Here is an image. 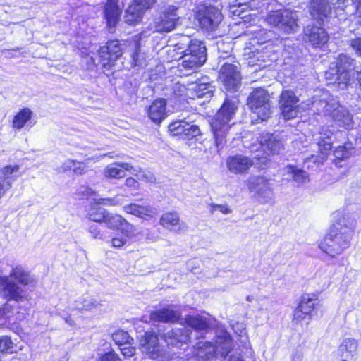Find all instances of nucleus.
<instances>
[{"label":"nucleus","instance_id":"53","mask_svg":"<svg viewBox=\"0 0 361 361\" xmlns=\"http://www.w3.org/2000/svg\"><path fill=\"white\" fill-rule=\"evenodd\" d=\"M86 166L82 162H79L74 160V166L73 171L75 175H82L85 173Z\"/></svg>","mask_w":361,"mask_h":361},{"label":"nucleus","instance_id":"42","mask_svg":"<svg viewBox=\"0 0 361 361\" xmlns=\"http://www.w3.org/2000/svg\"><path fill=\"white\" fill-rule=\"evenodd\" d=\"M98 205L118 206L123 203V195H117L114 197L94 199Z\"/></svg>","mask_w":361,"mask_h":361},{"label":"nucleus","instance_id":"60","mask_svg":"<svg viewBox=\"0 0 361 361\" xmlns=\"http://www.w3.org/2000/svg\"><path fill=\"white\" fill-rule=\"evenodd\" d=\"M58 314L61 315L63 318H64L65 322L68 324L70 326H75V323L73 319L71 317L70 315L63 316L59 312H58Z\"/></svg>","mask_w":361,"mask_h":361},{"label":"nucleus","instance_id":"51","mask_svg":"<svg viewBox=\"0 0 361 361\" xmlns=\"http://www.w3.org/2000/svg\"><path fill=\"white\" fill-rule=\"evenodd\" d=\"M120 350L122 355L126 357H130L134 355L135 353V348L130 346L129 344L120 346Z\"/></svg>","mask_w":361,"mask_h":361},{"label":"nucleus","instance_id":"10","mask_svg":"<svg viewBox=\"0 0 361 361\" xmlns=\"http://www.w3.org/2000/svg\"><path fill=\"white\" fill-rule=\"evenodd\" d=\"M248 105L253 114L262 121L267 120L271 114L269 95L262 88L256 89L251 93Z\"/></svg>","mask_w":361,"mask_h":361},{"label":"nucleus","instance_id":"7","mask_svg":"<svg viewBox=\"0 0 361 361\" xmlns=\"http://www.w3.org/2000/svg\"><path fill=\"white\" fill-rule=\"evenodd\" d=\"M346 135L347 133L343 131L338 130L334 133L328 128L322 129L318 137V149L319 154L312 155L305 161V163L306 164L309 162H312L315 164H322L326 159L335 140H338V142H341L342 140L340 139L343 138L344 140Z\"/></svg>","mask_w":361,"mask_h":361},{"label":"nucleus","instance_id":"12","mask_svg":"<svg viewBox=\"0 0 361 361\" xmlns=\"http://www.w3.org/2000/svg\"><path fill=\"white\" fill-rule=\"evenodd\" d=\"M99 63L104 68L109 69L115 61L122 56L123 49L118 40H111L98 51Z\"/></svg>","mask_w":361,"mask_h":361},{"label":"nucleus","instance_id":"41","mask_svg":"<svg viewBox=\"0 0 361 361\" xmlns=\"http://www.w3.org/2000/svg\"><path fill=\"white\" fill-rule=\"evenodd\" d=\"M32 112L28 108H24L20 111L13 118V126L18 129L23 128L31 119Z\"/></svg>","mask_w":361,"mask_h":361},{"label":"nucleus","instance_id":"62","mask_svg":"<svg viewBox=\"0 0 361 361\" xmlns=\"http://www.w3.org/2000/svg\"><path fill=\"white\" fill-rule=\"evenodd\" d=\"M136 176L138 179H147V176L145 174H136Z\"/></svg>","mask_w":361,"mask_h":361},{"label":"nucleus","instance_id":"16","mask_svg":"<svg viewBox=\"0 0 361 361\" xmlns=\"http://www.w3.org/2000/svg\"><path fill=\"white\" fill-rule=\"evenodd\" d=\"M169 130L172 135H179L183 139L187 140H190L200 134V128L197 125L191 124L184 120L172 122L169 126Z\"/></svg>","mask_w":361,"mask_h":361},{"label":"nucleus","instance_id":"20","mask_svg":"<svg viewBox=\"0 0 361 361\" xmlns=\"http://www.w3.org/2000/svg\"><path fill=\"white\" fill-rule=\"evenodd\" d=\"M142 350L153 360L164 361L163 349L159 345L158 337L152 332L145 333V338L141 342Z\"/></svg>","mask_w":361,"mask_h":361},{"label":"nucleus","instance_id":"63","mask_svg":"<svg viewBox=\"0 0 361 361\" xmlns=\"http://www.w3.org/2000/svg\"><path fill=\"white\" fill-rule=\"evenodd\" d=\"M12 310H13V307L11 305V308L9 310H6V312L11 316Z\"/></svg>","mask_w":361,"mask_h":361},{"label":"nucleus","instance_id":"11","mask_svg":"<svg viewBox=\"0 0 361 361\" xmlns=\"http://www.w3.org/2000/svg\"><path fill=\"white\" fill-rule=\"evenodd\" d=\"M299 99L292 90H283L281 93L279 105L281 115L284 120L295 118L300 112Z\"/></svg>","mask_w":361,"mask_h":361},{"label":"nucleus","instance_id":"59","mask_svg":"<svg viewBox=\"0 0 361 361\" xmlns=\"http://www.w3.org/2000/svg\"><path fill=\"white\" fill-rule=\"evenodd\" d=\"M73 166H74V160L68 159L62 164L60 169L62 171L66 172L68 170H71V169L73 170Z\"/></svg>","mask_w":361,"mask_h":361},{"label":"nucleus","instance_id":"2","mask_svg":"<svg viewBox=\"0 0 361 361\" xmlns=\"http://www.w3.org/2000/svg\"><path fill=\"white\" fill-rule=\"evenodd\" d=\"M343 223L339 221L333 224L319 244L321 250L332 257L341 255L350 245L353 226Z\"/></svg>","mask_w":361,"mask_h":361},{"label":"nucleus","instance_id":"28","mask_svg":"<svg viewBox=\"0 0 361 361\" xmlns=\"http://www.w3.org/2000/svg\"><path fill=\"white\" fill-rule=\"evenodd\" d=\"M133 166L126 162H114L107 165L102 171V175L106 179H121L126 176L125 171H130Z\"/></svg>","mask_w":361,"mask_h":361},{"label":"nucleus","instance_id":"45","mask_svg":"<svg viewBox=\"0 0 361 361\" xmlns=\"http://www.w3.org/2000/svg\"><path fill=\"white\" fill-rule=\"evenodd\" d=\"M132 65L134 66H144L146 65L145 56L144 53L139 51V48L135 46V49L132 56Z\"/></svg>","mask_w":361,"mask_h":361},{"label":"nucleus","instance_id":"50","mask_svg":"<svg viewBox=\"0 0 361 361\" xmlns=\"http://www.w3.org/2000/svg\"><path fill=\"white\" fill-rule=\"evenodd\" d=\"M79 194L84 197H90L97 196V192L89 187L82 186L80 188Z\"/></svg>","mask_w":361,"mask_h":361},{"label":"nucleus","instance_id":"23","mask_svg":"<svg viewBox=\"0 0 361 361\" xmlns=\"http://www.w3.org/2000/svg\"><path fill=\"white\" fill-rule=\"evenodd\" d=\"M124 4L121 0H107L104 5V16L109 29L115 27L118 23Z\"/></svg>","mask_w":361,"mask_h":361},{"label":"nucleus","instance_id":"47","mask_svg":"<svg viewBox=\"0 0 361 361\" xmlns=\"http://www.w3.org/2000/svg\"><path fill=\"white\" fill-rule=\"evenodd\" d=\"M217 209L219 210L224 214H228L232 212L227 204H210L209 211L212 214H214Z\"/></svg>","mask_w":361,"mask_h":361},{"label":"nucleus","instance_id":"44","mask_svg":"<svg viewBox=\"0 0 361 361\" xmlns=\"http://www.w3.org/2000/svg\"><path fill=\"white\" fill-rule=\"evenodd\" d=\"M14 350L13 343L8 336L0 338V353H12Z\"/></svg>","mask_w":361,"mask_h":361},{"label":"nucleus","instance_id":"24","mask_svg":"<svg viewBox=\"0 0 361 361\" xmlns=\"http://www.w3.org/2000/svg\"><path fill=\"white\" fill-rule=\"evenodd\" d=\"M216 354L215 347L210 342L198 343L195 357L171 358V361H209Z\"/></svg>","mask_w":361,"mask_h":361},{"label":"nucleus","instance_id":"13","mask_svg":"<svg viewBox=\"0 0 361 361\" xmlns=\"http://www.w3.org/2000/svg\"><path fill=\"white\" fill-rule=\"evenodd\" d=\"M179 18L178 8L170 6L156 18L154 28L158 32H171L176 27Z\"/></svg>","mask_w":361,"mask_h":361},{"label":"nucleus","instance_id":"15","mask_svg":"<svg viewBox=\"0 0 361 361\" xmlns=\"http://www.w3.org/2000/svg\"><path fill=\"white\" fill-rule=\"evenodd\" d=\"M247 185L250 191L264 199V202H267L272 199L273 192L271 191L269 182L264 177H250L247 180Z\"/></svg>","mask_w":361,"mask_h":361},{"label":"nucleus","instance_id":"3","mask_svg":"<svg viewBox=\"0 0 361 361\" xmlns=\"http://www.w3.org/2000/svg\"><path fill=\"white\" fill-rule=\"evenodd\" d=\"M237 109L238 104L235 101L225 99L210 123L216 147L218 149H221L226 143V136L231 126L230 121L235 114Z\"/></svg>","mask_w":361,"mask_h":361},{"label":"nucleus","instance_id":"14","mask_svg":"<svg viewBox=\"0 0 361 361\" xmlns=\"http://www.w3.org/2000/svg\"><path fill=\"white\" fill-rule=\"evenodd\" d=\"M252 152H257L262 147L267 155L279 154L283 147V143L279 137L274 134L263 136L257 145L248 147Z\"/></svg>","mask_w":361,"mask_h":361},{"label":"nucleus","instance_id":"9","mask_svg":"<svg viewBox=\"0 0 361 361\" xmlns=\"http://www.w3.org/2000/svg\"><path fill=\"white\" fill-rule=\"evenodd\" d=\"M195 18L202 29L213 32L219 27L224 16L221 11L216 6L202 4L197 7Z\"/></svg>","mask_w":361,"mask_h":361},{"label":"nucleus","instance_id":"26","mask_svg":"<svg viewBox=\"0 0 361 361\" xmlns=\"http://www.w3.org/2000/svg\"><path fill=\"white\" fill-rule=\"evenodd\" d=\"M305 39L314 47H320L325 44L328 39L329 35L324 28L307 25L304 29Z\"/></svg>","mask_w":361,"mask_h":361},{"label":"nucleus","instance_id":"25","mask_svg":"<svg viewBox=\"0 0 361 361\" xmlns=\"http://www.w3.org/2000/svg\"><path fill=\"white\" fill-rule=\"evenodd\" d=\"M166 104L165 99L154 100L146 109L148 118L156 124L161 123L167 116Z\"/></svg>","mask_w":361,"mask_h":361},{"label":"nucleus","instance_id":"61","mask_svg":"<svg viewBox=\"0 0 361 361\" xmlns=\"http://www.w3.org/2000/svg\"><path fill=\"white\" fill-rule=\"evenodd\" d=\"M229 361H243L240 356L239 355H234L231 356Z\"/></svg>","mask_w":361,"mask_h":361},{"label":"nucleus","instance_id":"22","mask_svg":"<svg viewBox=\"0 0 361 361\" xmlns=\"http://www.w3.org/2000/svg\"><path fill=\"white\" fill-rule=\"evenodd\" d=\"M164 338L168 346L181 348L190 341L189 331L185 327L175 328L166 332Z\"/></svg>","mask_w":361,"mask_h":361},{"label":"nucleus","instance_id":"21","mask_svg":"<svg viewBox=\"0 0 361 361\" xmlns=\"http://www.w3.org/2000/svg\"><path fill=\"white\" fill-rule=\"evenodd\" d=\"M254 164L253 160L242 154L230 156L226 159V164L228 171L234 174H243L248 171Z\"/></svg>","mask_w":361,"mask_h":361},{"label":"nucleus","instance_id":"35","mask_svg":"<svg viewBox=\"0 0 361 361\" xmlns=\"http://www.w3.org/2000/svg\"><path fill=\"white\" fill-rule=\"evenodd\" d=\"M214 347L216 353L225 357L232 349V339L231 336L226 333H223L221 336H218L216 346Z\"/></svg>","mask_w":361,"mask_h":361},{"label":"nucleus","instance_id":"56","mask_svg":"<svg viewBox=\"0 0 361 361\" xmlns=\"http://www.w3.org/2000/svg\"><path fill=\"white\" fill-rule=\"evenodd\" d=\"M11 308V305L8 303H6L1 308H0V325L4 323L1 322V320H6L10 317V315L6 312V310H9Z\"/></svg>","mask_w":361,"mask_h":361},{"label":"nucleus","instance_id":"18","mask_svg":"<svg viewBox=\"0 0 361 361\" xmlns=\"http://www.w3.org/2000/svg\"><path fill=\"white\" fill-rule=\"evenodd\" d=\"M20 166L18 164L7 165L0 169V198L9 190L13 181L19 177Z\"/></svg>","mask_w":361,"mask_h":361},{"label":"nucleus","instance_id":"48","mask_svg":"<svg viewBox=\"0 0 361 361\" xmlns=\"http://www.w3.org/2000/svg\"><path fill=\"white\" fill-rule=\"evenodd\" d=\"M133 2L145 13L155 3V0H134Z\"/></svg>","mask_w":361,"mask_h":361},{"label":"nucleus","instance_id":"33","mask_svg":"<svg viewBox=\"0 0 361 361\" xmlns=\"http://www.w3.org/2000/svg\"><path fill=\"white\" fill-rule=\"evenodd\" d=\"M190 92V97L192 98H205L209 99L212 96L213 87L208 83H195L192 84L188 88V94Z\"/></svg>","mask_w":361,"mask_h":361},{"label":"nucleus","instance_id":"55","mask_svg":"<svg viewBox=\"0 0 361 361\" xmlns=\"http://www.w3.org/2000/svg\"><path fill=\"white\" fill-rule=\"evenodd\" d=\"M101 361H121V359L114 352H109L101 357Z\"/></svg>","mask_w":361,"mask_h":361},{"label":"nucleus","instance_id":"54","mask_svg":"<svg viewBox=\"0 0 361 361\" xmlns=\"http://www.w3.org/2000/svg\"><path fill=\"white\" fill-rule=\"evenodd\" d=\"M173 90V94L176 97L181 96L185 91L188 92V89H186V87L183 85L179 82L174 84Z\"/></svg>","mask_w":361,"mask_h":361},{"label":"nucleus","instance_id":"58","mask_svg":"<svg viewBox=\"0 0 361 361\" xmlns=\"http://www.w3.org/2000/svg\"><path fill=\"white\" fill-rule=\"evenodd\" d=\"M125 185L133 189L137 190L139 187L138 182L134 178L129 177L127 178L125 180Z\"/></svg>","mask_w":361,"mask_h":361},{"label":"nucleus","instance_id":"40","mask_svg":"<svg viewBox=\"0 0 361 361\" xmlns=\"http://www.w3.org/2000/svg\"><path fill=\"white\" fill-rule=\"evenodd\" d=\"M354 152L355 148L353 143L345 142L343 145H339L335 149L334 155L337 159L344 160L350 157Z\"/></svg>","mask_w":361,"mask_h":361},{"label":"nucleus","instance_id":"19","mask_svg":"<svg viewBox=\"0 0 361 361\" xmlns=\"http://www.w3.org/2000/svg\"><path fill=\"white\" fill-rule=\"evenodd\" d=\"M111 230H121L126 237H131L134 233V227L129 224L121 215L108 212L103 221Z\"/></svg>","mask_w":361,"mask_h":361},{"label":"nucleus","instance_id":"31","mask_svg":"<svg viewBox=\"0 0 361 361\" xmlns=\"http://www.w3.org/2000/svg\"><path fill=\"white\" fill-rule=\"evenodd\" d=\"M331 11V7L326 0H312L310 3V14L318 20L327 18Z\"/></svg>","mask_w":361,"mask_h":361},{"label":"nucleus","instance_id":"46","mask_svg":"<svg viewBox=\"0 0 361 361\" xmlns=\"http://www.w3.org/2000/svg\"><path fill=\"white\" fill-rule=\"evenodd\" d=\"M88 232L91 236L94 239L105 240L106 236L103 231H102L99 226L97 225L92 224L89 226Z\"/></svg>","mask_w":361,"mask_h":361},{"label":"nucleus","instance_id":"37","mask_svg":"<svg viewBox=\"0 0 361 361\" xmlns=\"http://www.w3.org/2000/svg\"><path fill=\"white\" fill-rule=\"evenodd\" d=\"M143 14L144 12L133 2L126 10L125 21L129 25H134L141 20Z\"/></svg>","mask_w":361,"mask_h":361},{"label":"nucleus","instance_id":"64","mask_svg":"<svg viewBox=\"0 0 361 361\" xmlns=\"http://www.w3.org/2000/svg\"><path fill=\"white\" fill-rule=\"evenodd\" d=\"M357 12H358V13H361V5H359V6H357Z\"/></svg>","mask_w":361,"mask_h":361},{"label":"nucleus","instance_id":"8","mask_svg":"<svg viewBox=\"0 0 361 361\" xmlns=\"http://www.w3.org/2000/svg\"><path fill=\"white\" fill-rule=\"evenodd\" d=\"M298 20L297 12L289 9L271 12L266 18L268 24L287 34L298 31Z\"/></svg>","mask_w":361,"mask_h":361},{"label":"nucleus","instance_id":"27","mask_svg":"<svg viewBox=\"0 0 361 361\" xmlns=\"http://www.w3.org/2000/svg\"><path fill=\"white\" fill-rule=\"evenodd\" d=\"M314 300L308 295H303L298 306L293 311V322L301 323L308 316L309 319H310V313L314 308Z\"/></svg>","mask_w":361,"mask_h":361},{"label":"nucleus","instance_id":"36","mask_svg":"<svg viewBox=\"0 0 361 361\" xmlns=\"http://www.w3.org/2000/svg\"><path fill=\"white\" fill-rule=\"evenodd\" d=\"M185 322L196 331L206 330L210 324L209 319L201 315L188 316L185 319Z\"/></svg>","mask_w":361,"mask_h":361},{"label":"nucleus","instance_id":"5","mask_svg":"<svg viewBox=\"0 0 361 361\" xmlns=\"http://www.w3.org/2000/svg\"><path fill=\"white\" fill-rule=\"evenodd\" d=\"M206 51L207 49L202 42L197 39L190 40L178 63L180 71L195 69L202 66L207 60Z\"/></svg>","mask_w":361,"mask_h":361},{"label":"nucleus","instance_id":"39","mask_svg":"<svg viewBox=\"0 0 361 361\" xmlns=\"http://www.w3.org/2000/svg\"><path fill=\"white\" fill-rule=\"evenodd\" d=\"M286 170L298 185L305 184L310 180L308 174L304 170L296 166L290 165L286 167Z\"/></svg>","mask_w":361,"mask_h":361},{"label":"nucleus","instance_id":"29","mask_svg":"<svg viewBox=\"0 0 361 361\" xmlns=\"http://www.w3.org/2000/svg\"><path fill=\"white\" fill-rule=\"evenodd\" d=\"M180 222V216L176 212H166L161 215L159 219L160 225L170 231H180L184 230L185 224Z\"/></svg>","mask_w":361,"mask_h":361},{"label":"nucleus","instance_id":"6","mask_svg":"<svg viewBox=\"0 0 361 361\" xmlns=\"http://www.w3.org/2000/svg\"><path fill=\"white\" fill-rule=\"evenodd\" d=\"M353 59L341 55L335 67H330L325 72V78L329 84H336L341 89L345 88L351 81L350 71L353 68Z\"/></svg>","mask_w":361,"mask_h":361},{"label":"nucleus","instance_id":"38","mask_svg":"<svg viewBox=\"0 0 361 361\" xmlns=\"http://www.w3.org/2000/svg\"><path fill=\"white\" fill-rule=\"evenodd\" d=\"M108 211L102 207H100L96 202L93 201L91 204L90 208L87 211V218L94 222L103 223Z\"/></svg>","mask_w":361,"mask_h":361},{"label":"nucleus","instance_id":"32","mask_svg":"<svg viewBox=\"0 0 361 361\" xmlns=\"http://www.w3.org/2000/svg\"><path fill=\"white\" fill-rule=\"evenodd\" d=\"M180 317V313L169 308H164L151 312L150 318L154 322H176Z\"/></svg>","mask_w":361,"mask_h":361},{"label":"nucleus","instance_id":"57","mask_svg":"<svg viewBox=\"0 0 361 361\" xmlns=\"http://www.w3.org/2000/svg\"><path fill=\"white\" fill-rule=\"evenodd\" d=\"M350 46L355 51V52L361 56V38L352 39Z\"/></svg>","mask_w":361,"mask_h":361},{"label":"nucleus","instance_id":"17","mask_svg":"<svg viewBox=\"0 0 361 361\" xmlns=\"http://www.w3.org/2000/svg\"><path fill=\"white\" fill-rule=\"evenodd\" d=\"M220 77L227 90H236L240 85L241 77L236 65L225 63L221 68Z\"/></svg>","mask_w":361,"mask_h":361},{"label":"nucleus","instance_id":"52","mask_svg":"<svg viewBox=\"0 0 361 361\" xmlns=\"http://www.w3.org/2000/svg\"><path fill=\"white\" fill-rule=\"evenodd\" d=\"M357 342L353 339H345L341 345V348H345L346 350L350 353L355 351L357 348Z\"/></svg>","mask_w":361,"mask_h":361},{"label":"nucleus","instance_id":"43","mask_svg":"<svg viewBox=\"0 0 361 361\" xmlns=\"http://www.w3.org/2000/svg\"><path fill=\"white\" fill-rule=\"evenodd\" d=\"M112 339L119 346L130 344V336L126 331L123 330L114 333L112 334Z\"/></svg>","mask_w":361,"mask_h":361},{"label":"nucleus","instance_id":"49","mask_svg":"<svg viewBox=\"0 0 361 361\" xmlns=\"http://www.w3.org/2000/svg\"><path fill=\"white\" fill-rule=\"evenodd\" d=\"M127 238L125 235L124 236H117L113 238L110 242L112 247L116 248L122 247L127 243Z\"/></svg>","mask_w":361,"mask_h":361},{"label":"nucleus","instance_id":"34","mask_svg":"<svg viewBox=\"0 0 361 361\" xmlns=\"http://www.w3.org/2000/svg\"><path fill=\"white\" fill-rule=\"evenodd\" d=\"M101 305V302L97 300L91 296H86L75 301L72 309L78 310L82 312L84 311H92L99 308Z\"/></svg>","mask_w":361,"mask_h":361},{"label":"nucleus","instance_id":"30","mask_svg":"<svg viewBox=\"0 0 361 361\" xmlns=\"http://www.w3.org/2000/svg\"><path fill=\"white\" fill-rule=\"evenodd\" d=\"M123 209L128 214H130L140 218H144L145 216L152 218L158 213L157 209L152 206L140 205L136 203H130L125 205Z\"/></svg>","mask_w":361,"mask_h":361},{"label":"nucleus","instance_id":"1","mask_svg":"<svg viewBox=\"0 0 361 361\" xmlns=\"http://www.w3.org/2000/svg\"><path fill=\"white\" fill-rule=\"evenodd\" d=\"M34 281V277L22 265L12 266L8 275L0 274V297L22 302L27 298L25 287Z\"/></svg>","mask_w":361,"mask_h":361},{"label":"nucleus","instance_id":"4","mask_svg":"<svg viewBox=\"0 0 361 361\" xmlns=\"http://www.w3.org/2000/svg\"><path fill=\"white\" fill-rule=\"evenodd\" d=\"M312 106L318 111V114L323 113L325 116L331 117L338 126L345 129L353 128V121L352 115L336 99L332 98L328 101L324 99L314 101L312 103Z\"/></svg>","mask_w":361,"mask_h":361}]
</instances>
